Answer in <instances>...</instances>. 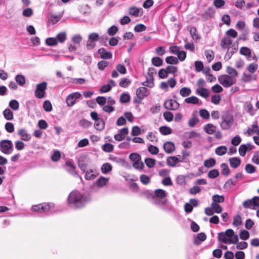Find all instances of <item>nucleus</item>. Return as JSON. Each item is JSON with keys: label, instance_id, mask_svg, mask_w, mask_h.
<instances>
[{"label": "nucleus", "instance_id": "nucleus-1", "mask_svg": "<svg viewBox=\"0 0 259 259\" xmlns=\"http://www.w3.org/2000/svg\"><path fill=\"white\" fill-rule=\"evenodd\" d=\"M89 201V198L77 191L71 192L68 197V204L70 207L73 209L79 208L84 206Z\"/></svg>", "mask_w": 259, "mask_h": 259}, {"label": "nucleus", "instance_id": "nucleus-2", "mask_svg": "<svg viewBox=\"0 0 259 259\" xmlns=\"http://www.w3.org/2000/svg\"><path fill=\"white\" fill-rule=\"evenodd\" d=\"M242 206L245 209H256L259 207V197L254 196L251 199L245 200L242 203Z\"/></svg>", "mask_w": 259, "mask_h": 259}, {"label": "nucleus", "instance_id": "nucleus-3", "mask_svg": "<svg viewBox=\"0 0 259 259\" xmlns=\"http://www.w3.org/2000/svg\"><path fill=\"white\" fill-rule=\"evenodd\" d=\"M0 151L4 154L9 155L13 151V144L9 140H3L0 141Z\"/></svg>", "mask_w": 259, "mask_h": 259}, {"label": "nucleus", "instance_id": "nucleus-4", "mask_svg": "<svg viewBox=\"0 0 259 259\" xmlns=\"http://www.w3.org/2000/svg\"><path fill=\"white\" fill-rule=\"evenodd\" d=\"M219 83L224 88H229L236 83V80L229 75H221L218 77Z\"/></svg>", "mask_w": 259, "mask_h": 259}, {"label": "nucleus", "instance_id": "nucleus-5", "mask_svg": "<svg viewBox=\"0 0 259 259\" xmlns=\"http://www.w3.org/2000/svg\"><path fill=\"white\" fill-rule=\"evenodd\" d=\"M222 122L220 123L221 128L224 130H229L233 123V118L229 114L223 115L221 117Z\"/></svg>", "mask_w": 259, "mask_h": 259}, {"label": "nucleus", "instance_id": "nucleus-6", "mask_svg": "<svg viewBox=\"0 0 259 259\" xmlns=\"http://www.w3.org/2000/svg\"><path fill=\"white\" fill-rule=\"evenodd\" d=\"M150 94L149 90L145 87H140L136 90V98L135 102L140 103L141 100L147 97Z\"/></svg>", "mask_w": 259, "mask_h": 259}, {"label": "nucleus", "instance_id": "nucleus-7", "mask_svg": "<svg viewBox=\"0 0 259 259\" xmlns=\"http://www.w3.org/2000/svg\"><path fill=\"white\" fill-rule=\"evenodd\" d=\"M54 207L53 203H42L33 205L32 207V210L39 213L46 212Z\"/></svg>", "mask_w": 259, "mask_h": 259}, {"label": "nucleus", "instance_id": "nucleus-8", "mask_svg": "<svg viewBox=\"0 0 259 259\" xmlns=\"http://www.w3.org/2000/svg\"><path fill=\"white\" fill-rule=\"evenodd\" d=\"M47 83L44 81L36 85V89L35 91V96L37 98L41 99L45 97V91L47 89Z\"/></svg>", "mask_w": 259, "mask_h": 259}, {"label": "nucleus", "instance_id": "nucleus-9", "mask_svg": "<svg viewBox=\"0 0 259 259\" xmlns=\"http://www.w3.org/2000/svg\"><path fill=\"white\" fill-rule=\"evenodd\" d=\"M81 94L79 92H74L69 94L66 98V103L68 107H72L76 103V100L80 99Z\"/></svg>", "mask_w": 259, "mask_h": 259}, {"label": "nucleus", "instance_id": "nucleus-10", "mask_svg": "<svg viewBox=\"0 0 259 259\" xmlns=\"http://www.w3.org/2000/svg\"><path fill=\"white\" fill-rule=\"evenodd\" d=\"M218 239L225 244H236L238 242V236H234L233 238H228L224 232L218 234Z\"/></svg>", "mask_w": 259, "mask_h": 259}, {"label": "nucleus", "instance_id": "nucleus-11", "mask_svg": "<svg viewBox=\"0 0 259 259\" xmlns=\"http://www.w3.org/2000/svg\"><path fill=\"white\" fill-rule=\"evenodd\" d=\"M164 106L167 110H176L179 108L180 104L176 100L168 99L164 102Z\"/></svg>", "mask_w": 259, "mask_h": 259}, {"label": "nucleus", "instance_id": "nucleus-12", "mask_svg": "<svg viewBox=\"0 0 259 259\" xmlns=\"http://www.w3.org/2000/svg\"><path fill=\"white\" fill-rule=\"evenodd\" d=\"M226 49H227V51L225 55L224 58L228 60L230 59L232 55L237 51L238 45L233 44L231 46Z\"/></svg>", "mask_w": 259, "mask_h": 259}, {"label": "nucleus", "instance_id": "nucleus-13", "mask_svg": "<svg viewBox=\"0 0 259 259\" xmlns=\"http://www.w3.org/2000/svg\"><path fill=\"white\" fill-rule=\"evenodd\" d=\"M215 14V11L213 8L211 7L208 8L204 12L200 14L202 18L204 20H206L210 18L213 17Z\"/></svg>", "mask_w": 259, "mask_h": 259}, {"label": "nucleus", "instance_id": "nucleus-14", "mask_svg": "<svg viewBox=\"0 0 259 259\" xmlns=\"http://www.w3.org/2000/svg\"><path fill=\"white\" fill-rule=\"evenodd\" d=\"M253 146L250 143L241 145L239 148V153L241 156H244L247 151L252 150Z\"/></svg>", "mask_w": 259, "mask_h": 259}, {"label": "nucleus", "instance_id": "nucleus-15", "mask_svg": "<svg viewBox=\"0 0 259 259\" xmlns=\"http://www.w3.org/2000/svg\"><path fill=\"white\" fill-rule=\"evenodd\" d=\"M66 166L67 167V171L73 176H78V174L75 170V166L70 160L66 162Z\"/></svg>", "mask_w": 259, "mask_h": 259}, {"label": "nucleus", "instance_id": "nucleus-16", "mask_svg": "<svg viewBox=\"0 0 259 259\" xmlns=\"http://www.w3.org/2000/svg\"><path fill=\"white\" fill-rule=\"evenodd\" d=\"M17 134L21 137V140L24 141H29L31 138V135L28 134L24 128L19 129Z\"/></svg>", "mask_w": 259, "mask_h": 259}, {"label": "nucleus", "instance_id": "nucleus-17", "mask_svg": "<svg viewBox=\"0 0 259 259\" xmlns=\"http://www.w3.org/2000/svg\"><path fill=\"white\" fill-rule=\"evenodd\" d=\"M233 40L229 36H224L221 40L220 45L222 49H226L232 45Z\"/></svg>", "mask_w": 259, "mask_h": 259}, {"label": "nucleus", "instance_id": "nucleus-18", "mask_svg": "<svg viewBox=\"0 0 259 259\" xmlns=\"http://www.w3.org/2000/svg\"><path fill=\"white\" fill-rule=\"evenodd\" d=\"M98 53L100 58L103 59H109L112 58V54L110 52L107 51L104 48H100L98 50Z\"/></svg>", "mask_w": 259, "mask_h": 259}, {"label": "nucleus", "instance_id": "nucleus-19", "mask_svg": "<svg viewBox=\"0 0 259 259\" xmlns=\"http://www.w3.org/2000/svg\"><path fill=\"white\" fill-rule=\"evenodd\" d=\"M98 174L99 172L97 170L90 169L86 171L84 177L87 180H92L97 177Z\"/></svg>", "mask_w": 259, "mask_h": 259}, {"label": "nucleus", "instance_id": "nucleus-20", "mask_svg": "<svg viewBox=\"0 0 259 259\" xmlns=\"http://www.w3.org/2000/svg\"><path fill=\"white\" fill-rule=\"evenodd\" d=\"M108 181L109 178L101 176L96 181L94 185L96 186L98 188H102L106 186Z\"/></svg>", "mask_w": 259, "mask_h": 259}, {"label": "nucleus", "instance_id": "nucleus-21", "mask_svg": "<svg viewBox=\"0 0 259 259\" xmlns=\"http://www.w3.org/2000/svg\"><path fill=\"white\" fill-rule=\"evenodd\" d=\"M167 202V200L166 199L164 200H160L158 199V198L155 197L153 200L151 201V203L154 205L158 206L163 210H166V208L164 206V205L166 204Z\"/></svg>", "mask_w": 259, "mask_h": 259}, {"label": "nucleus", "instance_id": "nucleus-22", "mask_svg": "<svg viewBox=\"0 0 259 259\" xmlns=\"http://www.w3.org/2000/svg\"><path fill=\"white\" fill-rule=\"evenodd\" d=\"M199 122V119L196 113H193L189 119L188 124L191 127H194Z\"/></svg>", "mask_w": 259, "mask_h": 259}, {"label": "nucleus", "instance_id": "nucleus-23", "mask_svg": "<svg viewBox=\"0 0 259 259\" xmlns=\"http://www.w3.org/2000/svg\"><path fill=\"white\" fill-rule=\"evenodd\" d=\"M163 148L166 153H171L175 150V144L171 142H166L163 145Z\"/></svg>", "mask_w": 259, "mask_h": 259}, {"label": "nucleus", "instance_id": "nucleus-24", "mask_svg": "<svg viewBox=\"0 0 259 259\" xmlns=\"http://www.w3.org/2000/svg\"><path fill=\"white\" fill-rule=\"evenodd\" d=\"M229 161L230 166L234 168L238 167L241 163L240 159L236 157L230 158Z\"/></svg>", "mask_w": 259, "mask_h": 259}, {"label": "nucleus", "instance_id": "nucleus-25", "mask_svg": "<svg viewBox=\"0 0 259 259\" xmlns=\"http://www.w3.org/2000/svg\"><path fill=\"white\" fill-rule=\"evenodd\" d=\"M181 161L176 156H169L167 157L166 162L168 165L174 167Z\"/></svg>", "mask_w": 259, "mask_h": 259}, {"label": "nucleus", "instance_id": "nucleus-26", "mask_svg": "<svg viewBox=\"0 0 259 259\" xmlns=\"http://www.w3.org/2000/svg\"><path fill=\"white\" fill-rule=\"evenodd\" d=\"M185 102L188 104H192L201 105L202 104L199 99L197 97L194 96L186 98L185 99Z\"/></svg>", "mask_w": 259, "mask_h": 259}, {"label": "nucleus", "instance_id": "nucleus-27", "mask_svg": "<svg viewBox=\"0 0 259 259\" xmlns=\"http://www.w3.org/2000/svg\"><path fill=\"white\" fill-rule=\"evenodd\" d=\"M167 195V193L164 190L160 189H156L154 191V196L159 199H163Z\"/></svg>", "mask_w": 259, "mask_h": 259}, {"label": "nucleus", "instance_id": "nucleus-28", "mask_svg": "<svg viewBox=\"0 0 259 259\" xmlns=\"http://www.w3.org/2000/svg\"><path fill=\"white\" fill-rule=\"evenodd\" d=\"M216 127L211 123H208L204 126V131L207 134L212 135L215 132Z\"/></svg>", "mask_w": 259, "mask_h": 259}, {"label": "nucleus", "instance_id": "nucleus-29", "mask_svg": "<svg viewBox=\"0 0 259 259\" xmlns=\"http://www.w3.org/2000/svg\"><path fill=\"white\" fill-rule=\"evenodd\" d=\"M196 94L204 98H207L209 95L208 90L204 88L197 89L196 90Z\"/></svg>", "mask_w": 259, "mask_h": 259}, {"label": "nucleus", "instance_id": "nucleus-30", "mask_svg": "<svg viewBox=\"0 0 259 259\" xmlns=\"http://www.w3.org/2000/svg\"><path fill=\"white\" fill-rule=\"evenodd\" d=\"M206 239V235L203 233H199L195 238L194 243L196 245H199L201 243Z\"/></svg>", "mask_w": 259, "mask_h": 259}, {"label": "nucleus", "instance_id": "nucleus-31", "mask_svg": "<svg viewBox=\"0 0 259 259\" xmlns=\"http://www.w3.org/2000/svg\"><path fill=\"white\" fill-rule=\"evenodd\" d=\"M105 122L103 119L100 118L97 121H95V127L99 131H102L104 128Z\"/></svg>", "mask_w": 259, "mask_h": 259}, {"label": "nucleus", "instance_id": "nucleus-32", "mask_svg": "<svg viewBox=\"0 0 259 259\" xmlns=\"http://www.w3.org/2000/svg\"><path fill=\"white\" fill-rule=\"evenodd\" d=\"M3 115L5 118L8 120H12L14 118L13 112L9 108H6L3 111Z\"/></svg>", "mask_w": 259, "mask_h": 259}, {"label": "nucleus", "instance_id": "nucleus-33", "mask_svg": "<svg viewBox=\"0 0 259 259\" xmlns=\"http://www.w3.org/2000/svg\"><path fill=\"white\" fill-rule=\"evenodd\" d=\"M226 72L230 76L235 79L238 75L237 71L234 68L230 66L227 67Z\"/></svg>", "mask_w": 259, "mask_h": 259}, {"label": "nucleus", "instance_id": "nucleus-34", "mask_svg": "<svg viewBox=\"0 0 259 259\" xmlns=\"http://www.w3.org/2000/svg\"><path fill=\"white\" fill-rule=\"evenodd\" d=\"M256 77L255 75H252L250 74H246L244 73L242 76V80L243 81L247 82L250 81L251 80H256Z\"/></svg>", "mask_w": 259, "mask_h": 259}, {"label": "nucleus", "instance_id": "nucleus-35", "mask_svg": "<svg viewBox=\"0 0 259 259\" xmlns=\"http://www.w3.org/2000/svg\"><path fill=\"white\" fill-rule=\"evenodd\" d=\"M191 90L187 87H183L180 90V94L183 97H186L191 94Z\"/></svg>", "mask_w": 259, "mask_h": 259}, {"label": "nucleus", "instance_id": "nucleus-36", "mask_svg": "<svg viewBox=\"0 0 259 259\" xmlns=\"http://www.w3.org/2000/svg\"><path fill=\"white\" fill-rule=\"evenodd\" d=\"M237 183L236 180L230 179L225 183L224 188L226 189H231L236 185Z\"/></svg>", "mask_w": 259, "mask_h": 259}, {"label": "nucleus", "instance_id": "nucleus-37", "mask_svg": "<svg viewBox=\"0 0 259 259\" xmlns=\"http://www.w3.org/2000/svg\"><path fill=\"white\" fill-rule=\"evenodd\" d=\"M227 148L225 146H221L217 147L215 150V153L219 156H222L226 153Z\"/></svg>", "mask_w": 259, "mask_h": 259}, {"label": "nucleus", "instance_id": "nucleus-38", "mask_svg": "<svg viewBox=\"0 0 259 259\" xmlns=\"http://www.w3.org/2000/svg\"><path fill=\"white\" fill-rule=\"evenodd\" d=\"M57 39L58 43H63L67 39V34L65 32H61L59 33L56 37Z\"/></svg>", "mask_w": 259, "mask_h": 259}, {"label": "nucleus", "instance_id": "nucleus-39", "mask_svg": "<svg viewBox=\"0 0 259 259\" xmlns=\"http://www.w3.org/2000/svg\"><path fill=\"white\" fill-rule=\"evenodd\" d=\"M101 170L103 174H107L112 170V166L109 163H105L102 165Z\"/></svg>", "mask_w": 259, "mask_h": 259}, {"label": "nucleus", "instance_id": "nucleus-40", "mask_svg": "<svg viewBox=\"0 0 259 259\" xmlns=\"http://www.w3.org/2000/svg\"><path fill=\"white\" fill-rule=\"evenodd\" d=\"M15 80L20 86H23L26 82L25 77L24 76L18 74L15 77Z\"/></svg>", "mask_w": 259, "mask_h": 259}, {"label": "nucleus", "instance_id": "nucleus-41", "mask_svg": "<svg viewBox=\"0 0 259 259\" xmlns=\"http://www.w3.org/2000/svg\"><path fill=\"white\" fill-rule=\"evenodd\" d=\"M212 200L213 201L212 203H217V204H218L223 202L225 200V198L223 195L215 194L212 196Z\"/></svg>", "mask_w": 259, "mask_h": 259}, {"label": "nucleus", "instance_id": "nucleus-42", "mask_svg": "<svg viewBox=\"0 0 259 259\" xmlns=\"http://www.w3.org/2000/svg\"><path fill=\"white\" fill-rule=\"evenodd\" d=\"M151 62H152V64L154 66H156V67H160L163 64L162 59L159 57H154L152 58Z\"/></svg>", "mask_w": 259, "mask_h": 259}, {"label": "nucleus", "instance_id": "nucleus-43", "mask_svg": "<svg viewBox=\"0 0 259 259\" xmlns=\"http://www.w3.org/2000/svg\"><path fill=\"white\" fill-rule=\"evenodd\" d=\"M244 109L246 111L249 113L250 115L252 116L254 113L253 111V106L250 102H246L244 105Z\"/></svg>", "mask_w": 259, "mask_h": 259}, {"label": "nucleus", "instance_id": "nucleus-44", "mask_svg": "<svg viewBox=\"0 0 259 259\" xmlns=\"http://www.w3.org/2000/svg\"><path fill=\"white\" fill-rule=\"evenodd\" d=\"M216 163L215 160L213 158H210L208 159L205 160L204 162V165L207 168L213 167Z\"/></svg>", "mask_w": 259, "mask_h": 259}, {"label": "nucleus", "instance_id": "nucleus-45", "mask_svg": "<svg viewBox=\"0 0 259 259\" xmlns=\"http://www.w3.org/2000/svg\"><path fill=\"white\" fill-rule=\"evenodd\" d=\"M160 133L163 135H168L172 133L171 129L166 126H162L159 128Z\"/></svg>", "mask_w": 259, "mask_h": 259}, {"label": "nucleus", "instance_id": "nucleus-46", "mask_svg": "<svg viewBox=\"0 0 259 259\" xmlns=\"http://www.w3.org/2000/svg\"><path fill=\"white\" fill-rule=\"evenodd\" d=\"M258 68V65L255 63H250L246 68L247 71L250 73L255 72Z\"/></svg>", "mask_w": 259, "mask_h": 259}, {"label": "nucleus", "instance_id": "nucleus-47", "mask_svg": "<svg viewBox=\"0 0 259 259\" xmlns=\"http://www.w3.org/2000/svg\"><path fill=\"white\" fill-rule=\"evenodd\" d=\"M9 107L14 110H18L19 108V103L16 100H12L9 102Z\"/></svg>", "mask_w": 259, "mask_h": 259}, {"label": "nucleus", "instance_id": "nucleus-48", "mask_svg": "<svg viewBox=\"0 0 259 259\" xmlns=\"http://www.w3.org/2000/svg\"><path fill=\"white\" fill-rule=\"evenodd\" d=\"M165 61L169 64H177L179 63L178 58L174 56L167 57L165 58Z\"/></svg>", "mask_w": 259, "mask_h": 259}, {"label": "nucleus", "instance_id": "nucleus-49", "mask_svg": "<svg viewBox=\"0 0 259 259\" xmlns=\"http://www.w3.org/2000/svg\"><path fill=\"white\" fill-rule=\"evenodd\" d=\"M222 174L224 176H228L230 174V169L227 164L223 163L221 165Z\"/></svg>", "mask_w": 259, "mask_h": 259}, {"label": "nucleus", "instance_id": "nucleus-50", "mask_svg": "<svg viewBox=\"0 0 259 259\" xmlns=\"http://www.w3.org/2000/svg\"><path fill=\"white\" fill-rule=\"evenodd\" d=\"M46 43L49 46H54L57 45L58 41L56 37H49L46 39Z\"/></svg>", "mask_w": 259, "mask_h": 259}, {"label": "nucleus", "instance_id": "nucleus-51", "mask_svg": "<svg viewBox=\"0 0 259 259\" xmlns=\"http://www.w3.org/2000/svg\"><path fill=\"white\" fill-rule=\"evenodd\" d=\"M130 96L128 94L123 93L120 95V101L122 103H126L130 101Z\"/></svg>", "mask_w": 259, "mask_h": 259}, {"label": "nucleus", "instance_id": "nucleus-52", "mask_svg": "<svg viewBox=\"0 0 259 259\" xmlns=\"http://www.w3.org/2000/svg\"><path fill=\"white\" fill-rule=\"evenodd\" d=\"M208 177L210 179H215L219 176V171L217 169L210 170L208 174Z\"/></svg>", "mask_w": 259, "mask_h": 259}, {"label": "nucleus", "instance_id": "nucleus-53", "mask_svg": "<svg viewBox=\"0 0 259 259\" xmlns=\"http://www.w3.org/2000/svg\"><path fill=\"white\" fill-rule=\"evenodd\" d=\"M70 82L74 84H83L86 82V80L83 78H73Z\"/></svg>", "mask_w": 259, "mask_h": 259}, {"label": "nucleus", "instance_id": "nucleus-54", "mask_svg": "<svg viewBox=\"0 0 259 259\" xmlns=\"http://www.w3.org/2000/svg\"><path fill=\"white\" fill-rule=\"evenodd\" d=\"M240 53L244 56H249L251 55V51L247 47H242L240 49Z\"/></svg>", "mask_w": 259, "mask_h": 259}, {"label": "nucleus", "instance_id": "nucleus-55", "mask_svg": "<svg viewBox=\"0 0 259 259\" xmlns=\"http://www.w3.org/2000/svg\"><path fill=\"white\" fill-rule=\"evenodd\" d=\"M211 206L213 208L214 213H220L223 210L222 206L217 203H211Z\"/></svg>", "mask_w": 259, "mask_h": 259}, {"label": "nucleus", "instance_id": "nucleus-56", "mask_svg": "<svg viewBox=\"0 0 259 259\" xmlns=\"http://www.w3.org/2000/svg\"><path fill=\"white\" fill-rule=\"evenodd\" d=\"M199 115L203 119H208L210 117V114L206 109H201L199 110Z\"/></svg>", "mask_w": 259, "mask_h": 259}, {"label": "nucleus", "instance_id": "nucleus-57", "mask_svg": "<svg viewBox=\"0 0 259 259\" xmlns=\"http://www.w3.org/2000/svg\"><path fill=\"white\" fill-rule=\"evenodd\" d=\"M130 159L134 162L139 161L141 158L140 155L137 153H133L130 155Z\"/></svg>", "mask_w": 259, "mask_h": 259}, {"label": "nucleus", "instance_id": "nucleus-58", "mask_svg": "<svg viewBox=\"0 0 259 259\" xmlns=\"http://www.w3.org/2000/svg\"><path fill=\"white\" fill-rule=\"evenodd\" d=\"M155 159L151 158H147L145 160V164L149 168L154 167L155 164Z\"/></svg>", "mask_w": 259, "mask_h": 259}, {"label": "nucleus", "instance_id": "nucleus-59", "mask_svg": "<svg viewBox=\"0 0 259 259\" xmlns=\"http://www.w3.org/2000/svg\"><path fill=\"white\" fill-rule=\"evenodd\" d=\"M163 117L165 120L168 122L171 121L174 119L173 114L169 111H166L163 113Z\"/></svg>", "mask_w": 259, "mask_h": 259}, {"label": "nucleus", "instance_id": "nucleus-60", "mask_svg": "<svg viewBox=\"0 0 259 259\" xmlns=\"http://www.w3.org/2000/svg\"><path fill=\"white\" fill-rule=\"evenodd\" d=\"M140 179L141 182L144 185H147L150 182V178L149 176L144 174L141 175Z\"/></svg>", "mask_w": 259, "mask_h": 259}, {"label": "nucleus", "instance_id": "nucleus-61", "mask_svg": "<svg viewBox=\"0 0 259 259\" xmlns=\"http://www.w3.org/2000/svg\"><path fill=\"white\" fill-rule=\"evenodd\" d=\"M102 110L106 113H111L114 111L115 109L113 106L107 104L103 106Z\"/></svg>", "mask_w": 259, "mask_h": 259}, {"label": "nucleus", "instance_id": "nucleus-62", "mask_svg": "<svg viewBox=\"0 0 259 259\" xmlns=\"http://www.w3.org/2000/svg\"><path fill=\"white\" fill-rule=\"evenodd\" d=\"M82 40V37L80 34H75L71 38V41L76 44H79Z\"/></svg>", "mask_w": 259, "mask_h": 259}, {"label": "nucleus", "instance_id": "nucleus-63", "mask_svg": "<svg viewBox=\"0 0 259 259\" xmlns=\"http://www.w3.org/2000/svg\"><path fill=\"white\" fill-rule=\"evenodd\" d=\"M130 83H131V81L129 79L125 78H123L120 80V81L119 83V85L121 87L126 88L129 85V84Z\"/></svg>", "mask_w": 259, "mask_h": 259}, {"label": "nucleus", "instance_id": "nucleus-64", "mask_svg": "<svg viewBox=\"0 0 259 259\" xmlns=\"http://www.w3.org/2000/svg\"><path fill=\"white\" fill-rule=\"evenodd\" d=\"M245 171L248 174H253L255 170V167L251 164H247L245 167Z\"/></svg>", "mask_w": 259, "mask_h": 259}]
</instances>
